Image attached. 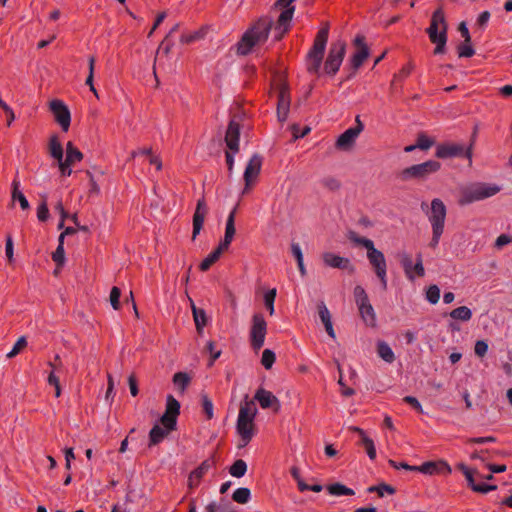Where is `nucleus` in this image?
Wrapping results in <instances>:
<instances>
[{"label": "nucleus", "instance_id": "35", "mask_svg": "<svg viewBox=\"0 0 512 512\" xmlns=\"http://www.w3.org/2000/svg\"><path fill=\"white\" fill-rule=\"evenodd\" d=\"M329 494L334 496H352L355 494L354 490L346 487L342 483H333L326 487Z\"/></svg>", "mask_w": 512, "mask_h": 512}, {"label": "nucleus", "instance_id": "23", "mask_svg": "<svg viewBox=\"0 0 512 512\" xmlns=\"http://www.w3.org/2000/svg\"><path fill=\"white\" fill-rule=\"evenodd\" d=\"M215 466V461L213 458H209L204 460L196 469H194L188 477V487L193 489L197 487L203 478V476L207 473V471Z\"/></svg>", "mask_w": 512, "mask_h": 512}, {"label": "nucleus", "instance_id": "15", "mask_svg": "<svg viewBox=\"0 0 512 512\" xmlns=\"http://www.w3.org/2000/svg\"><path fill=\"white\" fill-rule=\"evenodd\" d=\"M354 44L358 49L350 60L352 75L355 74L364 61L369 57V49L365 43V37L363 35H357L354 39Z\"/></svg>", "mask_w": 512, "mask_h": 512}, {"label": "nucleus", "instance_id": "17", "mask_svg": "<svg viewBox=\"0 0 512 512\" xmlns=\"http://www.w3.org/2000/svg\"><path fill=\"white\" fill-rule=\"evenodd\" d=\"M457 469H459L465 476L468 486L474 491L478 493H488L490 491H494L497 489L496 485H488V484H476L474 480V475L477 473L476 470L470 469L467 467L464 463H459L457 466Z\"/></svg>", "mask_w": 512, "mask_h": 512}, {"label": "nucleus", "instance_id": "63", "mask_svg": "<svg viewBox=\"0 0 512 512\" xmlns=\"http://www.w3.org/2000/svg\"><path fill=\"white\" fill-rule=\"evenodd\" d=\"M412 271H415V273L419 277H423L424 276L425 270H424V267H423L421 254L417 255V261H416L415 265L412 266Z\"/></svg>", "mask_w": 512, "mask_h": 512}, {"label": "nucleus", "instance_id": "24", "mask_svg": "<svg viewBox=\"0 0 512 512\" xmlns=\"http://www.w3.org/2000/svg\"><path fill=\"white\" fill-rule=\"evenodd\" d=\"M359 134L352 128L343 132L336 140L335 147L338 150L349 151L353 148Z\"/></svg>", "mask_w": 512, "mask_h": 512}, {"label": "nucleus", "instance_id": "6", "mask_svg": "<svg viewBox=\"0 0 512 512\" xmlns=\"http://www.w3.org/2000/svg\"><path fill=\"white\" fill-rule=\"evenodd\" d=\"M328 35L329 24L325 23L318 31L313 46L307 54V71L309 73L318 74L320 72Z\"/></svg>", "mask_w": 512, "mask_h": 512}, {"label": "nucleus", "instance_id": "34", "mask_svg": "<svg viewBox=\"0 0 512 512\" xmlns=\"http://www.w3.org/2000/svg\"><path fill=\"white\" fill-rule=\"evenodd\" d=\"M377 353L387 363H392L395 360V355L390 346L382 340L377 342Z\"/></svg>", "mask_w": 512, "mask_h": 512}, {"label": "nucleus", "instance_id": "12", "mask_svg": "<svg viewBox=\"0 0 512 512\" xmlns=\"http://www.w3.org/2000/svg\"><path fill=\"white\" fill-rule=\"evenodd\" d=\"M436 157L447 159L457 156H465L470 162L472 161V144L465 149L463 145L457 143L439 144L435 152Z\"/></svg>", "mask_w": 512, "mask_h": 512}, {"label": "nucleus", "instance_id": "54", "mask_svg": "<svg viewBox=\"0 0 512 512\" xmlns=\"http://www.w3.org/2000/svg\"><path fill=\"white\" fill-rule=\"evenodd\" d=\"M318 313L323 324L331 321L330 312L324 302L318 304Z\"/></svg>", "mask_w": 512, "mask_h": 512}, {"label": "nucleus", "instance_id": "7", "mask_svg": "<svg viewBox=\"0 0 512 512\" xmlns=\"http://www.w3.org/2000/svg\"><path fill=\"white\" fill-rule=\"evenodd\" d=\"M441 168L440 162L428 160L426 162L415 164L399 172L398 178L402 181L417 180L424 181L431 174L438 172Z\"/></svg>", "mask_w": 512, "mask_h": 512}, {"label": "nucleus", "instance_id": "22", "mask_svg": "<svg viewBox=\"0 0 512 512\" xmlns=\"http://www.w3.org/2000/svg\"><path fill=\"white\" fill-rule=\"evenodd\" d=\"M323 263L331 268H337L342 270H349L350 272L354 271V267L351 264L350 259L346 257H341L332 252H325L322 254Z\"/></svg>", "mask_w": 512, "mask_h": 512}, {"label": "nucleus", "instance_id": "25", "mask_svg": "<svg viewBox=\"0 0 512 512\" xmlns=\"http://www.w3.org/2000/svg\"><path fill=\"white\" fill-rule=\"evenodd\" d=\"M294 11L295 7H288L287 9L283 10L279 15L276 30H279L280 32L279 35L276 37L277 39H280L283 36V34H285L288 31Z\"/></svg>", "mask_w": 512, "mask_h": 512}, {"label": "nucleus", "instance_id": "55", "mask_svg": "<svg viewBox=\"0 0 512 512\" xmlns=\"http://www.w3.org/2000/svg\"><path fill=\"white\" fill-rule=\"evenodd\" d=\"M206 349L211 355V359L209 362V366L211 367L214 364V361L220 357L221 350H215V343L213 341H209L207 343Z\"/></svg>", "mask_w": 512, "mask_h": 512}, {"label": "nucleus", "instance_id": "61", "mask_svg": "<svg viewBox=\"0 0 512 512\" xmlns=\"http://www.w3.org/2000/svg\"><path fill=\"white\" fill-rule=\"evenodd\" d=\"M512 243V236L507 234H501L495 241V247L502 248L503 246Z\"/></svg>", "mask_w": 512, "mask_h": 512}, {"label": "nucleus", "instance_id": "31", "mask_svg": "<svg viewBox=\"0 0 512 512\" xmlns=\"http://www.w3.org/2000/svg\"><path fill=\"white\" fill-rule=\"evenodd\" d=\"M226 251L225 248L218 245L217 248L212 251L201 263H200V270L201 271H207L215 262L218 261L221 254Z\"/></svg>", "mask_w": 512, "mask_h": 512}, {"label": "nucleus", "instance_id": "18", "mask_svg": "<svg viewBox=\"0 0 512 512\" xmlns=\"http://www.w3.org/2000/svg\"><path fill=\"white\" fill-rule=\"evenodd\" d=\"M208 208L206 205L205 197L202 196L196 204V209L193 215V232H192V240H195L197 235L200 233L203 228L204 220L207 215Z\"/></svg>", "mask_w": 512, "mask_h": 512}, {"label": "nucleus", "instance_id": "59", "mask_svg": "<svg viewBox=\"0 0 512 512\" xmlns=\"http://www.w3.org/2000/svg\"><path fill=\"white\" fill-rule=\"evenodd\" d=\"M488 351V344L483 340H478L475 343L474 352L477 356L483 357Z\"/></svg>", "mask_w": 512, "mask_h": 512}, {"label": "nucleus", "instance_id": "4", "mask_svg": "<svg viewBox=\"0 0 512 512\" xmlns=\"http://www.w3.org/2000/svg\"><path fill=\"white\" fill-rule=\"evenodd\" d=\"M256 414L257 408L254 401H245L240 405L236 425L241 440L239 447H245L254 436V418Z\"/></svg>", "mask_w": 512, "mask_h": 512}, {"label": "nucleus", "instance_id": "11", "mask_svg": "<svg viewBox=\"0 0 512 512\" xmlns=\"http://www.w3.org/2000/svg\"><path fill=\"white\" fill-rule=\"evenodd\" d=\"M266 333L267 323L264 316L260 313L254 314L250 330V344L255 351L260 350L264 345Z\"/></svg>", "mask_w": 512, "mask_h": 512}, {"label": "nucleus", "instance_id": "44", "mask_svg": "<svg viewBox=\"0 0 512 512\" xmlns=\"http://www.w3.org/2000/svg\"><path fill=\"white\" fill-rule=\"evenodd\" d=\"M52 259L58 266H62L64 264L65 252H64V243L62 242V239L60 241H58V246L52 254Z\"/></svg>", "mask_w": 512, "mask_h": 512}, {"label": "nucleus", "instance_id": "30", "mask_svg": "<svg viewBox=\"0 0 512 512\" xmlns=\"http://www.w3.org/2000/svg\"><path fill=\"white\" fill-rule=\"evenodd\" d=\"M83 159V153L73 145L71 141L66 144V157L63 159L67 164L73 165Z\"/></svg>", "mask_w": 512, "mask_h": 512}, {"label": "nucleus", "instance_id": "46", "mask_svg": "<svg viewBox=\"0 0 512 512\" xmlns=\"http://www.w3.org/2000/svg\"><path fill=\"white\" fill-rule=\"evenodd\" d=\"M201 402L204 413L206 414L207 419H212L214 416L213 413V403L209 399L207 394H201Z\"/></svg>", "mask_w": 512, "mask_h": 512}, {"label": "nucleus", "instance_id": "8", "mask_svg": "<svg viewBox=\"0 0 512 512\" xmlns=\"http://www.w3.org/2000/svg\"><path fill=\"white\" fill-rule=\"evenodd\" d=\"M500 191L497 185L477 183L465 188L459 198V205L464 206L494 196Z\"/></svg>", "mask_w": 512, "mask_h": 512}, {"label": "nucleus", "instance_id": "10", "mask_svg": "<svg viewBox=\"0 0 512 512\" xmlns=\"http://www.w3.org/2000/svg\"><path fill=\"white\" fill-rule=\"evenodd\" d=\"M346 53V43L343 40H337L330 46L328 56L324 63V71L328 75H335L344 59Z\"/></svg>", "mask_w": 512, "mask_h": 512}, {"label": "nucleus", "instance_id": "27", "mask_svg": "<svg viewBox=\"0 0 512 512\" xmlns=\"http://www.w3.org/2000/svg\"><path fill=\"white\" fill-rule=\"evenodd\" d=\"M20 183L17 179H14L12 182V193L11 200L12 203L19 202L20 207L23 210H28L30 207L29 201L24 195V193L20 190Z\"/></svg>", "mask_w": 512, "mask_h": 512}, {"label": "nucleus", "instance_id": "45", "mask_svg": "<svg viewBox=\"0 0 512 512\" xmlns=\"http://www.w3.org/2000/svg\"><path fill=\"white\" fill-rule=\"evenodd\" d=\"M416 471L428 475H433L439 472L438 464L435 462H425L420 466H416Z\"/></svg>", "mask_w": 512, "mask_h": 512}, {"label": "nucleus", "instance_id": "48", "mask_svg": "<svg viewBox=\"0 0 512 512\" xmlns=\"http://www.w3.org/2000/svg\"><path fill=\"white\" fill-rule=\"evenodd\" d=\"M459 57H472L475 54V50L473 49L471 42H463L457 48Z\"/></svg>", "mask_w": 512, "mask_h": 512}, {"label": "nucleus", "instance_id": "53", "mask_svg": "<svg viewBox=\"0 0 512 512\" xmlns=\"http://www.w3.org/2000/svg\"><path fill=\"white\" fill-rule=\"evenodd\" d=\"M48 383L55 388V397H60L61 395V386L59 382V378L55 375L54 370H52L47 379Z\"/></svg>", "mask_w": 512, "mask_h": 512}, {"label": "nucleus", "instance_id": "49", "mask_svg": "<svg viewBox=\"0 0 512 512\" xmlns=\"http://www.w3.org/2000/svg\"><path fill=\"white\" fill-rule=\"evenodd\" d=\"M440 298V289L437 285H431L426 291V299L431 304H436Z\"/></svg>", "mask_w": 512, "mask_h": 512}, {"label": "nucleus", "instance_id": "41", "mask_svg": "<svg viewBox=\"0 0 512 512\" xmlns=\"http://www.w3.org/2000/svg\"><path fill=\"white\" fill-rule=\"evenodd\" d=\"M276 356L275 353L270 349H265L262 353L261 364L265 369L269 370L272 368L275 363Z\"/></svg>", "mask_w": 512, "mask_h": 512}, {"label": "nucleus", "instance_id": "56", "mask_svg": "<svg viewBox=\"0 0 512 512\" xmlns=\"http://www.w3.org/2000/svg\"><path fill=\"white\" fill-rule=\"evenodd\" d=\"M37 217L40 221H46L49 217V210L45 198L37 209Z\"/></svg>", "mask_w": 512, "mask_h": 512}, {"label": "nucleus", "instance_id": "50", "mask_svg": "<svg viewBox=\"0 0 512 512\" xmlns=\"http://www.w3.org/2000/svg\"><path fill=\"white\" fill-rule=\"evenodd\" d=\"M120 296H121V290L114 286L112 287L111 291H110V303H111V306L113 307L114 310H119L120 309Z\"/></svg>", "mask_w": 512, "mask_h": 512}, {"label": "nucleus", "instance_id": "20", "mask_svg": "<svg viewBox=\"0 0 512 512\" xmlns=\"http://www.w3.org/2000/svg\"><path fill=\"white\" fill-rule=\"evenodd\" d=\"M254 399L258 401L259 405L263 409L273 408L275 412L280 410V402L278 398L262 387L257 389Z\"/></svg>", "mask_w": 512, "mask_h": 512}, {"label": "nucleus", "instance_id": "9", "mask_svg": "<svg viewBox=\"0 0 512 512\" xmlns=\"http://www.w3.org/2000/svg\"><path fill=\"white\" fill-rule=\"evenodd\" d=\"M354 297L362 320L366 325L375 327L376 315L365 289L362 286L357 285L354 288Z\"/></svg>", "mask_w": 512, "mask_h": 512}, {"label": "nucleus", "instance_id": "57", "mask_svg": "<svg viewBox=\"0 0 512 512\" xmlns=\"http://www.w3.org/2000/svg\"><path fill=\"white\" fill-rule=\"evenodd\" d=\"M293 136L295 139L303 138L310 132V127L305 126L302 130L300 129V126L298 124H293L292 127Z\"/></svg>", "mask_w": 512, "mask_h": 512}, {"label": "nucleus", "instance_id": "64", "mask_svg": "<svg viewBox=\"0 0 512 512\" xmlns=\"http://www.w3.org/2000/svg\"><path fill=\"white\" fill-rule=\"evenodd\" d=\"M128 384H129L131 395L134 397L137 396L139 393V389H138L137 380H136V377L134 374H131L128 377Z\"/></svg>", "mask_w": 512, "mask_h": 512}, {"label": "nucleus", "instance_id": "1", "mask_svg": "<svg viewBox=\"0 0 512 512\" xmlns=\"http://www.w3.org/2000/svg\"><path fill=\"white\" fill-rule=\"evenodd\" d=\"M348 239L356 245L363 246L367 250V258L372 266L382 289H387V263L384 254L375 248L372 240L359 236L355 231L350 230Z\"/></svg>", "mask_w": 512, "mask_h": 512}, {"label": "nucleus", "instance_id": "5", "mask_svg": "<svg viewBox=\"0 0 512 512\" xmlns=\"http://www.w3.org/2000/svg\"><path fill=\"white\" fill-rule=\"evenodd\" d=\"M448 24L441 8L436 9L431 17L430 25L426 32L430 41L435 44L434 54L446 52Z\"/></svg>", "mask_w": 512, "mask_h": 512}, {"label": "nucleus", "instance_id": "43", "mask_svg": "<svg viewBox=\"0 0 512 512\" xmlns=\"http://www.w3.org/2000/svg\"><path fill=\"white\" fill-rule=\"evenodd\" d=\"M434 145V140L429 138L425 133L421 132L417 136L416 146L421 150H428Z\"/></svg>", "mask_w": 512, "mask_h": 512}, {"label": "nucleus", "instance_id": "26", "mask_svg": "<svg viewBox=\"0 0 512 512\" xmlns=\"http://www.w3.org/2000/svg\"><path fill=\"white\" fill-rule=\"evenodd\" d=\"M236 233L235 229V221H233V213H229L226 226H225V234L224 238L220 241L219 245L228 250L230 244L232 243L234 236Z\"/></svg>", "mask_w": 512, "mask_h": 512}, {"label": "nucleus", "instance_id": "58", "mask_svg": "<svg viewBox=\"0 0 512 512\" xmlns=\"http://www.w3.org/2000/svg\"><path fill=\"white\" fill-rule=\"evenodd\" d=\"M89 74H88V77L86 79V85L89 86V88H93L94 86V66H95V57L94 56H91L89 58Z\"/></svg>", "mask_w": 512, "mask_h": 512}, {"label": "nucleus", "instance_id": "29", "mask_svg": "<svg viewBox=\"0 0 512 512\" xmlns=\"http://www.w3.org/2000/svg\"><path fill=\"white\" fill-rule=\"evenodd\" d=\"M190 302L197 332L201 334L203 332V328L207 324L206 312L203 309L197 308L192 299H190Z\"/></svg>", "mask_w": 512, "mask_h": 512}, {"label": "nucleus", "instance_id": "16", "mask_svg": "<svg viewBox=\"0 0 512 512\" xmlns=\"http://www.w3.org/2000/svg\"><path fill=\"white\" fill-rule=\"evenodd\" d=\"M290 110V94L288 85L285 82L279 83V93L277 102V117L280 122L288 118Z\"/></svg>", "mask_w": 512, "mask_h": 512}, {"label": "nucleus", "instance_id": "37", "mask_svg": "<svg viewBox=\"0 0 512 512\" xmlns=\"http://www.w3.org/2000/svg\"><path fill=\"white\" fill-rule=\"evenodd\" d=\"M449 315L455 320L469 321L472 317V311L466 306H460L452 310Z\"/></svg>", "mask_w": 512, "mask_h": 512}, {"label": "nucleus", "instance_id": "62", "mask_svg": "<svg viewBox=\"0 0 512 512\" xmlns=\"http://www.w3.org/2000/svg\"><path fill=\"white\" fill-rule=\"evenodd\" d=\"M0 108H2L3 111L6 113V115H7V126H10L11 123L15 119V114H14L13 110L4 101L2 103H0Z\"/></svg>", "mask_w": 512, "mask_h": 512}, {"label": "nucleus", "instance_id": "19", "mask_svg": "<svg viewBox=\"0 0 512 512\" xmlns=\"http://www.w3.org/2000/svg\"><path fill=\"white\" fill-rule=\"evenodd\" d=\"M240 123L234 117L227 127L225 142L227 147L237 153L239 151Z\"/></svg>", "mask_w": 512, "mask_h": 512}, {"label": "nucleus", "instance_id": "32", "mask_svg": "<svg viewBox=\"0 0 512 512\" xmlns=\"http://www.w3.org/2000/svg\"><path fill=\"white\" fill-rule=\"evenodd\" d=\"M49 154L52 158L55 160H62L63 158V147L59 141V138L57 135H52L49 139Z\"/></svg>", "mask_w": 512, "mask_h": 512}, {"label": "nucleus", "instance_id": "38", "mask_svg": "<svg viewBox=\"0 0 512 512\" xmlns=\"http://www.w3.org/2000/svg\"><path fill=\"white\" fill-rule=\"evenodd\" d=\"M251 498V492L249 488L241 487L236 489L232 494V499L236 503L246 504Z\"/></svg>", "mask_w": 512, "mask_h": 512}, {"label": "nucleus", "instance_id": "14", "mask_svg": "<svg viewBox=\"0 0 512 512\" xmlns=\"http://www.w3.org/2000/svg\"><path fill=\"white\" fill-rule=\"evenodd\" d=\"M49 107L61 129L67 132L71 122V114L67 105L61 100L54 99L50 102Z\"/></svg>", "mask_w": 512, "mask_h": 512}, {"label": "nucleus", "instance_id": "39", "mask_svg": "<svg viewBox=\"0 0 512 512\" xmlns=\"http://www.w3.org/2000/svg\"><path fill=\"white\" fill-rule=\"evenodd\" d=\"M207 28L205 26L201 27L199 30L188 33V34H182L180 37V42L182 44H190L198 39L203 38L206 35Z\"/></svg>", "mask_w": 512, "mask_h": 512}, {"label": "nucleus", "instance_id": "21", "mask_svg": "<svg viewBox=\"0 0 512 512\" xmlns=\"http://www.w3.org/2000/svg\"><path fill=\"white\" fill-rule=\"evenodd\" d=\"M262 166V157L258 154H254L244 171V181L246 188H248L257 179Z\"/></svg>", "mask_w": 512, "mask_h": 512}, {"label": "nucleus", "instance_id": "2", "mask_svg": "<svg viewBox=\"0 0 512 512\" xmlns=\"http://www.w3.org/2000/svg\"><path fill=\"white\" fill-rule=\"evenodd\" d=\"M271 27L272 20L268 18L258 19L250 28L245 31L237 43V54L240 56H246L251 52L255 45L265 42L268 39Z\"/></svg>", "mask_w": 512, "mask_h": 512}, {"label": "nucleus", "instance_id": "13", "mask_svg": "<svg viewBox=\"0 0 512 512\" xmlns=\"http://www.w3.org/2000/svg\"><path fill=\"white\" fill-rule=\"evenodd\" d=\"M180 414V403L172 395H168L166 399V410L161 416V424L168 430H175L177 425V417Z\"/></svg>", "mask_w": 512, "mask_h": 512}, {"label": "nucleus", "instance_id": "51", "mask_svg": "<svg viewBox=\"0 0 512 512\" xmlns=\"http://www.w3.org/2000/svg\"><path fill=\"white\" fill-rule=\"evenodd\" d=\"M361 442L366 449L368 457L374 460L376 458V449L373 440L367 436Z\"/></svg>", "mask_w": 512, "mask_h": 512}, {"label": "nucleus", "instance_id": "42", "mask_svg": "<svg viewBox=\"0 0 512 512\" xmlns=\"http://www.w3.org/2000/svg\"><path fill=\"white\" fill-rule=\"evenodd\" d=\"M27 339L25 336L20 337L17 342L14 344L12 350L7 353V358H13L18 355L21 351H23L27 347Z\"/></svg>", "mask_w": 512, "mask_h": 512}, {"label": "nucleus", "instance_id": "52", "mask_svg": "<svg viewBox=\"0 0 512 512\" xmlns=\"http://www.w3.org/2000/svg\"><path fill=\"white\" fill-rule=\"evenodd\" d=\"M321 183L326 189L330 191H337L341 187L340 181L334 177H326L322 179Z\"/></svg>", "mask_w": 512, "mask_h": 512}, {"label": "nucleus", "instance_id": "3", "mask_svg": "<svg viewBox=\"0 0 512 512\" xmlns=\"http://www.w3.org/2000/svg\"><path fill=\"white\" fill-rule=\"evenodd\" d=\"M421 209L426 212L432 227V238L429 245L432 248H436L444 232V225L447 215L446 206L441 199L434 198L431 201L430 208H428L426 202H422Z\"/></svg>", "mask_w": 512, "mask_h": 512}, {"label": "nucleus", "instance_id": "40", "mask_svg": "<svg viewBox=\"0 0 512 512\" xmlns=\"http://www.w3.org/2000/svg\"><path fill=\"white\" fill-rule=\"evenodd\" d=\"M400 263L405 271L406 276L409 279H414V276L412 274L413 262L411 256L407 253L400 254Z\"/></svg>", "mask_w": 512, "mask_h": 512}, {"label": "nucleus", "instance_id": "36", "mask_svg": "<svg viewBox=\"0 0 512 512\" xmlns=\"http://www.w3.org/2000/svg\"><path fill=\"white\" fill-rule=\"evenodd\" d=\"M247 471V464L244 460L238 459L236 460L230 467L229 473L231 476L236 478H241L245 475Z\"/></svg>", "mask_w": 512, "mask_h": 512}, {"label": "nucleus", "instance_id": "33", "mask_svg": "<svg viewBox=\"0 0 512 512\" xmlns=\"http://www.w3.org/2000/svg\"><path fill=\"white\" fill-rule=\"evenodd\" d=\"M172 382L179 392L183 394L191 382V377L186 372H177L173 375Z\"/></svg>", "mask_w": 512, "mask_h": 512}, {"label": "nucleus", "instance_id": "28", "mask_svg": "<svg viewBox=\"0 0 512 512\" xmlns=\"http://www.w3.org/2000/svg\"><path fill=\"white\" fill-rule=\"evenodd\" d=\"M172 430L162 428L158 424L154 425L149 432V446L157 445L163 441Z\"/></svg>", "mask_w": 512, "mask_h": 512}, {"label": "nucleus", "instance_id": "47", "mask_svg": "<svg viewBox=\"0 0 512 512\" xmlns=\"http://www.w3.org/2000/svg\"><path fill=\"white\" fill-rule=\"evenodd\" d=\"M275 297H276V289L275 288L269 290L264 295V303H265V306H266L267 310L269 311L270 315H273V313H274Z\"/></svg>", "mask_w": 512, "mask_h": 512}, {"label": "nucleus", "instance_id": "60", "mask_svg": "<svg viewBox=\"0 0 512 512\" xmlns=\"http://www.w3.org/2000/svg\"><path fill=\"white\" fill-rule=\"evenodd\" d=\"M403 401L412 406L418 412L423 413V409L420 402L414 396H405L403 398Z\"/></svg>", "mask_w": 512, "mask_h": 512}]
</instances>
